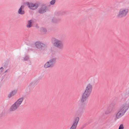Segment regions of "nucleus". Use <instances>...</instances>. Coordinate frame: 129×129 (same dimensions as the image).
Returning <instances> with one entry per match:
<instances>
[{
    "mask_svg": "<svg viewBox=\"0 0 129 129\" xmlns=\"http://www.w3.org/2000/svg\"><path fill=\"white\" fill-rule=\"evenodd\" d=\"M129 107V103L128 102H126L123 104L119 111L116 114L115 120H116L117 119L119 118L123 115Z\"/></svg>",
    "mask_w": 129,
    "mask_h": 129,
    "instance_id": "nucleus-1",
    "label": "nucleus"
},
{
    "mask_svg": "<svg viewBox=\"0 0 129 129\" xmlns=\"http://www.w3.org/2000/svg\"><path fill=\"white\" fill-rule=\"evenodd\" d=\"M92 86L90 84H88L85 90L82 94L81 99L87 100L91 92Z\"/></svg>",
    "mask_w": 129,
    "mask_h": 129,
    "instance_id": "nucleus-2",
    "label": "nucleus"
},
{
    "mask_svg": "<svg viewBox=\"0 0 129 129\" xmlns=\"http://www.w3.org/2000/svg\"><path fill=\"white\" fill-rule=\"evenodd\" d=\"M86 101H87L81 98V103L79 105V108L76 112V115L79 116H81L85 110L84 107L86 105Z\"/></svg>",
    "mask_w": 129,
    "mask_h": 129,
    "instance_id": "nucleus-3",
    "label": "nucleus"
},
{
    "mask_svg": "<svg viewBox=\"0 0 129 129\" xmlns=\"http://www.w3.org/2000/svg\"><path fill=\"white\" fill-rule=\"evenodd\" d=\"M51 42L53 45L59 50H62L63 47V42L60 40L54 37L51 39Z\"/></svg>",
    "mask_w": 129,
    "mask_h": 129,
    "instance_id": "nucleus-4",
    "label": "nucleus"
},
{
    "mask_svg": "<svg viewBox=\"0 0 129 129\" xmlns=\"http://www.w3.org/2000/svg\"><path fill=\"white\" fill-rule=\"evenodd\" d=\"M23 99L24 98L23 97L19 98L10 107L9 109L10 111H13L16 110L19 106Z\"/></svg>",
    "mask_w": 129,
    "mask_h": 129,
    "instance_id": "nucleus-5",
    "label": "nucleus"
},
{
    "mask_svg": "<svg viewBox=\"0 0 129 129\" xmlns=\"http://www.w3.org/2000/svg\"><path fill=\"white\" fill-rule=\"evenodd\" d=\"M56 62V58L51 59L45 63L44 67L45 68H52L54 66Z\"/></svg>",
    "mask_w": 129,
    "mask_h": 129,
    "instance_id": "nucleus-6",
    "label": "nucleus"
},
{
    "mask_svg": "<svg viewBox=\"0 0 129 129\" xmlns=\"http://www.w3.org/2000/svg\"><path fill=\"white\" fill-rule=\"evenodd\" d=\"M35 45L36 47L40 50H44L47 47L46 45L39 41L36 42Z\"/></svg>",
    "mask_w": 129,
    "mask_h": 129,
    "instance_id": "nucleus-7",
    "label": "nucleus"
},
{
    "mask_svg": "<svg viewBox=\"0 0 129 129\" xmlns=\"http://www.w3.org/2000/svg\"><path fill=\"white\" fill-rule=\"evenodd\" d=\"M25 4L28 6V8L31 10H35L38 7V5L37 3H30L28 2H26Z\"/></svg>",
    "mask_w": 129,
    "mask_h": 129,
    "instance_id": "nucleus-8",
    "label": "nucleus"
},
{
    "mask_svg": "<svg viewBox=\"0 0 129 129\" xmlns=\"http://www.w3.org/2000/svg\"><path fill=\"white\" fill-rule=\"evenodd\" d=\"M128 9L122 10L120 9L119 11V14L117 16L118 18H121L125 17L128 12Z\"/></svg>",
    "mask_w": 129,
    "mask_h": 129,
    "instance_id": "nucleus-9",
    "label": "nucleus"
},
{
    "mask_svg": "<svg viewBox=\"0 0 129 129\" xmlns=\"http://www.w3.org/2000/svg\"><path fill=\"white\" fill-rule=\"evenodd\" d=\"M49 10V7L45 5H43L38 11L39 12L40 14H43Z\"/></svg>",
    "mask_w": 129,
    "mask_h": 129,
    "instance_id": "nucleus-10",
    "label": "nucleus"
},
{
    "mask_svg": "<svg viewBox=\"0 0 129 129\" xmlns=\"http://www.w3.org/2000/svg\"><path fill=\"white\" fill-rule=\"evenodd\" d=\"M79 120L78 117H74L73 121V124L70 129H76Z\"/></svg>",
    "mask_w": 129,
    "mask_h": 129,
    "instance_id": "nucleus-11",
    "label": "nucleus"
},
{
    "mask_svg": "<svg viewBox=\"0 0 129 129\" xmlns=\"http://www.w3.org/2000/svg\"><path fill=\"white\" fill-rule=\"evenodd\" d=\"M24 5H21L18 11V13L21 15H23L25 13V11H24L22 10L24 8Z\"/></svg>",
    "mask_w": 129,
    "mask_h": 129,
    "instance_id": "nucleus-12",
    "label": "nucleus"
},
{
    "mask_svg": "<svg viewBox=\"0 0 129 129\" xmlns=\"http://www.w3.org/2000/svg\"><path fill=\"white\" fill-rule=\"evenodd\" d=\"M17 92V90H13L8 95V97L9 98H10L11 97L14 95Z\"/></svg>",
    "mask_w": 129,
    "mask_h": 129,
    "instance_id": "nucleus-13",
    "label": "nucleus"
},
{
    "mask_svg": "<svg viewBox=\"0 0 129 129\" xmlns=\"http://www.w3.org/2000/svg\"><path fill=\"white\" fill-rule=\"evenodd\" d=\"M65 14V12L64 11H56L55 13V15L57 16H62Z\"/></svg>",
    "mask_w": 129,
    "mask_h": 129,
    "instance_id": "nucleus-14",
    "label": "nucleus"
},
{
    "mask_svg": "<svg viewBox=\"0 0 129 129\" xmlns=\"http://www.w3.org/2000/svg\"><path fill=\"white\" fill-rule=\"evenodd\" d=\"M33 21V20L31 19L28 21V23L26 25L27 28H30L32 26Z\"/></svg>",
    "mask_w": 129,
    "mask_h": 129,
    "instance_id": "nucleus-15",
    "label": "nucleus"
},
{
    "mask_svg": "<svg viewBox=\"0 0 129 129\" xmlns=\"http://www.w3.org/2000/svg\"><path fill=\"white\" fill-rule=\"evenodd\" d=\"M35 82H32L30 84H29V85L28 86V87L30 90H31L34 88V85L35 84Z\"/></svg>",
    "mask_w": 129,
    "mask_h": 129,
    "instance_id": "nucleus-16",
    "label": "nucleus"
},
{
    "mask_svg": "<svg viewBox=\"0 0 129 129\" xmlns=\"http://www.w3.org/2000/svg\"><path fill=\"white\" fill-rule=\"evenodd\" d=\"M9 60L8 59L5 60L3 64V66L4 68H6L7 67L9 64Z\"/></svg>",
    "mask_w": 129,
    "mask_h": 129,
    "instance_id": "nucleus-17",
    "label": "nucleus"
},
{
    "mask_svg": "<svg viewBox=\"0 0 129 129\" xmlns=\"http://www.w3.org/2000/svg\"><path fill=\"white\" fill-rule=\"evenodd\" d=\"M112 109L110 107H109L107 110L105 112V114H108L111 112L112 110Z\"/></svg>",
    "mask_w": 129,
    "mask_h": 129,
    "instance_id": "nucleus-18",
    "label": "nucleus"
},
{
    "mask_svg": "<svg viewBox=\"0 0 129 129\" xmlns=\"http://www.w3.org/2000/svg\"><path fill=\"white\" fill-rule=\"evenodd\" d=\"M60 20V19H57L56 18H53L52 19V22L54 23H56L58 22Z\"/></svg>",
    "mask_w": 129,
    "mask_h": 129,
    "instance_id": "nucleus-19",
    "label": "nucleus"
},
{
    "mask_svg": "<svg viewBox=\"0 0 129 129\" xmlns=\"http://www.w3.org/2000/svg\"><path fill=\"white\" fill-rule=\"evenodd\" d=\"M40 31L43 32L44 34H45L47 31V30L45 28L43 27H42L40 28Z\"/></svg>",
    "mask_w": 129,
    "mask_h": 129,
    "instance_id": "nucleus-20",
    "label": "nucleus"
},
{
    "mask_svg": "<svg viewBox=\"0 0 129 129\" xmlns=\"http://www.w3.org/2000/svg\"><path fill=\"white\" fill-rule=\"evenodd\" d=\"M55 2V0H52L50 2V4L51 5H53Z\"/></svg>",
    "mask_w": 129,
    "mask_h": 129,
    "instance_id": "nucleus-21",
    "label": "nucleus"
},
{
    "mask_svg": "<svg viewBox=\"0 0 129 129\" xmlns=\"http://www.w3.org/2000/svg\"><path fill=\"white\" fill-rule=\"evenodd\" d=\"M124 127L122 124H121L119 127L118 129H123Z\"/></svg>",
    "mask_w": 129,
    "mask_h": 129,
    "instance_id": "nucleus-22",
    "label": "nucleus"
},
{
    "mask_svg": "<svg viewBox=\"0 0 129 129\" xmlns=\"http://www.w3.org/2000/svg\"><path fill=\"white\" fill-rule=\"evenodd\" d=\"M29 57L28 56H27L24 58V60L25 61H27Z\"/></svg>",
    "mask_w": 129,
    "mask_h": 129,
    "instance_id": "nucleus-23",
    "label": "nucleus"
},
{
    "mask_svg": "<svg viewBox=\"0 0 129 129\" xmlns=\"http://www.w3.org/2000/svg\"><path fill=\"white\" fill-rule=\"evenodd\" d=\"M4 69V68L3 67H1L0 68V71L2 73Z\"/></svg>",
    "mask_w": 129,
    "mask_h": 129,
    "instance_id": "nucleus-24",
    "label": "nucleus"
},
{
    "mask_svg": "<svg viewBox=\"0 0 129 129\" xmlns=\"http://www.w3.org/2000/svg\"><path fill=\"white\" fill-rule=\"evenodd\" d=\"M128 93H127L126 92L125 94V96L126 97H127V96H128Z\"/></svg>",
    "mask_w": 129,
    "mask_h": 129,
    "instance_id": "nucleus-25",
    "label": "nucleus"
},
{
    "mask_svg": "<svg viewBox=\"0 0 129 129\" xmlns=\"http://www.w3.org/2000/svg\"><path fill=\"white\" fill-rule=\"evenodd\" d=\"M87 125V124H85L84 125L82 126V128H83L84 127L86 126V125Z\"/></svg>",
    "mask_w": 129,
    "mask_h": 129,
    "instance_id": "nucleus-26",
    "label": "nucleus"
},
{
    "mask_svg": "<svg viewBox=\"0 0 129 129\" xmlns=\"http://www.w3.org/2000/svg\"><path fill=\"white\" fill-rule=\"evenodd\" d=\"M36 26L38 28H39V27H38V24H36Z\"/></svg>",
    "mask_w": 129,
    "mask_h": 129,
    "instance_id": "nucleus-27",
    "label": "nucleus"
},
{
    "mask_svg": "<svg viewBox=\"0 0 129 129\" xmlns=\"http://www.w3.org/2000/svg\"><path fill=\"white\" fill-rule=\"evenodd\" d=\"M7 71V70H6L5 71V72H6Z\"/></svg>",
    "mask_w": 129,
    "mask_h": 129,
    "instance_id": "nucleus-28",
    "label": "nucleus"
}]
</instances>
